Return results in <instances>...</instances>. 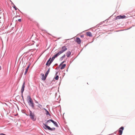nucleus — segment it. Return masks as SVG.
<instances>
[{"label":"nucleus","instance_id":"obj_1","mask_svg":"<svg viewBox=\"0 0 135 135\" xmlns=\"http://www.w3.org/2000/svg\"><path fill=\"white\" fill-rule=\"evenodd\" d=\"M50 122H51L53 123L57 127H58L57 123L56 122L54 121L52 119H50L47 121L46 124L44 123L43 124L44 125V126H43L44 128L45 129H47L51 131L55 130V128H51L50 127L47 125V124H48V123H50Z\"/></svg>","mask_w":135,"mask_h":135},{"label":"nucleus","instance_id":"obj_2","mask_svg":"<svg viewBox=\"0 0 135 135\" xmlns=\"http://www.w3.org/2000/svg\"><path fill=\"white\" fill-rule=\"evenodd\" d=\"M27 100L29 105L32 108H33L34 104L33 103V101L30 96H28L27 97Z\"/></svg>","mask_w":135,"mask_h":135},{"label":"nucleus","instance_id":"obj_3","mask_svg":"<svg viewBox=\"0 0 135 135\" xmlns=\"http://www.w3.org/2000/svg\"><path fill=\"white\" fill-rule=\"evenodd\" d=\"M29 116L30 118L33 121H35L36 119V117L34 114L31 111H30Z\"/></svg>","mask_w":135,"mask_h":135},{"label":"nucleus","instance_id":"obj_4","mask_svg":"<svg viewBox=\"0 0 135 135\" xmlns=\"http://www.w3.org/2000/svg\"><path fill=\"white\" fill-rule=\"evenodd\" d=\"M67 50V48L65 46H63L61 47V50L58 52L57 53L60 55Z\"/></svg>","mask_w":135,"mask_h":135},{"label":"nucleus","instance_id":"obj_5","mask_svg":"<svg viewBox=\"0 0 135 135\" xmlns=\"http://www.w3.org/2000/svg\"><path fill=\"white\" fill-rule=\"evenodd\" d=\"M126 17V16L124 15H123L122 16L120 15L117 16L115 18V20H117V19H124Z\"/></svg>","mask_w":135,"mask_h":135},{"label":"nucleus","instance_id":"obj_6","mask_svg":"<svg viewBox=\"0 0 135 135\" xmlns=\"http://www.w3.org/2000/svg\"><path fill=\"white\" fill-rule=\"evenodd\" d=\"M124 129V127H121L119 129V135H121L123 133V131Z\"/></svg>","mask_w":135,"mask_h":135},{"label":"nucleus","instance_id":"obj_7","mask_svg":"<svg viewBox=\"0 0 135 135\" xmlns=\"http://www.w3.org/2000/svg\"><path fill=\"white\" fill-rule=\"evenodd\" d=\"M25 87V82H24L23 84L22 85V86L21 89V92L22 94V93L23 92Z\"/></svg>","mask_w":135,"mask_h":135},{"label":"nucleus","instance_id":"obj_8","mask_svg":"<svg viewBox=\"0 0 135 135\" xmlns=\"http://www.w3.org/2000/svg\"><path fill=\"white\" fill-rule=\"evenodd\" d=\"M59 55L57 53L56 54L54 55V56L52 57L50 60L52 62L56 57H57Z\"/></svg>","mask_w":135,"mask_h":135},{"label":"nucleus","instance_id":"obj_9","mask_svg":"<svg viewBox=\"0 0 135 135\" xmlns=\"http://www.w3.org/2000/svg\"><path fill=\"white\" fill-rule=\"evenodd\" d=\"M51 59V58H50L49 60L47 61V62L46 63V65L47 66H49L50 64L52 62L50 60Z\"/></svg>","mask_w":135,"mask_h":135},{"label":"nucleus","instance_id":"obj_10","mask_svg":"<svg viewBox=\"0 0 135 135\" xmlns=\"http://www.w3.org/2000/svg\"><path fill=\"white\" fill-rule=\"evenodd\" d=\"M75 41L79 44H80L81 42V41L80 38L78 37L76 38Z\"/></svg>","mask_w":135,"mask_h":135},{"label":"nucleus","instance_id":"obj_11","mask_svg":"<svg viewBox=\"0 0 135 135\" xmlns=\"http://www.w3.org/2000/svg\"><path fill=\"white\" fill-rule=\"evenodd\" d=\"M41 75L42 76V79L43 80H45L46 78V77L45 76V75L44 76V74L43 73L41 74Z\"/></svg>","mask_w":135,"mask_h":135},{"label":"nucleus","instance_id":"obj_12","mask_svg":"<svg viewBox=\"0 0 135 135\" xmlns=\"http://www.w3.org/2000/svg\"><path fill=\"white\" fill-rule=\"evenodd\" d=\"M71 54V52L70 51H68L66 53V56L68 57H69L70 56V55Z\"/></svg>","mask_w":135,"mask_h":135},{"label":"nucleus","instance_id":"obj_13","mask_svg":"<svg viewBox=\"0 0 135 135\" xmlns=\"http://www.w3.org/2000/svg\"><path fill=\"white\" fill-rule=\"evenodd\" d=\"M44 109L45 110V112H46V115H50L49 112L46 109L44 108Z\"/></svg>","mask_w":135,"mask_h":135},{"label":"nucleus","instance_id":"obj_14","mask_svg":"<svg viewBox=\"0 0 135 135\" xmlns=\"http://www.w3.org/2000/svg\"><path fill=\"white\" fill-rule=\"evenodd\" d=\"M50 71V68H49L48 69V70L46 72V74H45V75L46 77H47V76L48 74L49 73Z\"/></svg>","mask_w":135,"mask_h":135},{"label":"nucleus","instance_id":"obj_15","mask_svg":"<svg viewBox=\"0 0 135 135\" xmlns=\"http://www.w3.org/2000/svg\"><path fill=\"white\" fill-rule=\"evenodd\" d=\"M30 65H28V66L27 67V68L26 69V70L25 72V74L26 75V73H27V71H28V69L29 68Z\"/></svg>","mask_w":135,"mask_h":135},{"label":"nucleus","instance_id":"obj_16","mask_svg":"<svg viewBox=\"0 0 135 135\" xmlns=\"http://www.w3.org/2000/svg\"><path fill=\"white\" fill-rule=\"evenodd\" d=\"M86 35L87 36H92L91 33L90 32H88L86 33Z\"/></svg>","mask_w":135,"mask_h":135},{"label":"nucleus","instance_id":"obj_17","mask_svg":"<svg viewBox=\"0 0 135 135\" xmlns=\"http://www.w3.org/2000/svg\"><path fill=\"white\" fill-rule=\"evenodd\" d=\"M66 66V65L65 64H63L62 65V66L60 68L61 69H64L65 68V67Z\"/></svg>","mask_w":135,"mask_h":135},{"label":"nucleus","instance_id":"obj_18","mask_svg":"<svg viewBox=\"0 0 135 135\" xmlns=\"http://www.w3.org/2000/svg\"><path fill=\"white\" fill-rule=\"evenodd\" d=\"M59 79V76L58 75H57L56 76V77H55V79L56 80H58Z\"/></svg>","mask_w":135,"mask_h":135},{"label":"nucleus","instance_id":"obj_19","mask_svg":"<svg viewBox=\"0 0 135 135\" xmlns=\"http://www.w3.org/2000/svg\"><path fill=\"white\" fill-rule=\"evenodd\" d=\"M65 56V54H64L63 55L62 57H61V58L63 59V58H64Z\"/></svg>","mask_w":135,"mask_h":135},{"label":"nucleus","instance_id":"obj_20","mask_svg":"<svg viewBox=\"0 0 135 135\" xmlns=\"http://www.w3.org/2000/svg\"><path fill=\"white\" fill-rule=\"evenodd\" d=\"M13 8H15L16 10H17V8L15 5L14 6Z\"/></svg>","mask_w":135,"mask_h":135},{"label":"nucleus","instance_id":"obj_21","mask_svg":"<svg viewBox=\"0 0 135 135\" xmlns=\"http://www.w3.org/2000/svg\"><path fill=\"white\" fill-rule=\"evenodd\" d=\"M38 107H39V108H40L41 107H42V106L41 105H40V104H39V105L38 106Z\"/></svg>","mask_w":135,"mask_h":135},{"label":"nucleus","instance_id":"obj_22","mask_svg":"<svg viewBox=\"0 0 135 135\" xmlns=\"http://www.w3.org/2000/svg\"><path fill=\"white\" fill-rule=\"evenodd\" d=\"M65 62V61H63V62H62L60 64V65H59V66H60V65H61L62 64H63L64 62Z\"/></svg>","mask_w":135,"mask_h":135},{"label":"nucleus","instance_id":"obj_23","mask_svg":"<svg viewBox=\"0 0 135 135\" xmlns=\"http://www.w3.org/2000/svg\"><path fill=\"white\" fill-rule=\"evenodd\" d=\"M0 135H6L4 134H3V133H1V134H0Z\"/></svg>","mask_w":135,"mask_h":135},{"label":"nucleus","instance_id":"obj_24","mask_svg":"<svg viewBox=\"0 0 135 135\" xmlns=\"http://www.w3.org/2000/svg\"><path fill=\"white\" fill-rule=\"evenodd\" d=\"M18 21H19V22H20L21 21V19H19L18 20Z\"/></svg>","mask_w":135,"mask_h":135},{"label":"nucleus","instance_id":"obj_25","mask_svg":"<svg viewBox=\"0 0 135 135\" xmlns=\"http://www.w3.org/2000/svg\"><path fill=\"white\" fill-rule=\"evenodd\" d=\"M1 67L0 66V70H1Z\"/></svg>","mask_w":135,"mask_h":135},{"label":"nucleus","instance_id":"obj_26","mask_svg":"<svg viewBox=\"0 0 135 135\" xmlns=\"http://www.w3.org/2000/svg\"><path fill=\"white\" fill-rule=\"evenodd\" d=\"M116 132H115V133H116Z\"/></svg>","mask_w":135,"mask_h":135}]
</instances>
